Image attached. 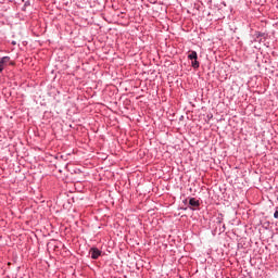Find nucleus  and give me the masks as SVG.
Masks as SVG:
<instances>
[{
  "mask_svg": "<svg viewBox=\"0 0 278 278\" xmlns=\"http://www.w3.org/2000/svg\"><path fill=\"white\" fill-rule=\"evenodd\" d=\"M182 203H184L185 205H187V204H188V199H185V200L182 201Z\"/></svg>",
  "mask_w": 278,
  "mask_h": 278,
  "instance_id": "obj_10",
  "label": "nucleus"
},
{
  "mask_svg": "<svg viewBox=\"0 0 278 278\" xmlns=\"http://www.w3.org/2000/svg\"><path fill=\"white\" fill-rule=\"evenodd\" d=\"M189 207L194 212V210L201 207V201L197 198H189Z\"/></svg>",
  "mask_w": 278,
  "mask_h": 278,
  "instance_id": "obj_2",
  "label": "nucleus"
},
{
  "mask_svg": "<svg viewBox=\"0 0 278 278\" xmlns=\"http://www.w3.org/2000/svg\"><path fill=\"white\" fill-rule=\"evenodd\" d=\"M10 56H2L0 58V73L4 71L5 66H8V63L10 62Z\"/></svg>",
  "mask_w": 278,
  "mask_h": 278,
  "instance_id": "obj_4",
  "label": "nucleus"
},
{
  "mask_svg": "<svg viewBox=\"0 0 278 278\" xmlns=\"http://www.w3.org/2000/svg\"><path fill=\"white\" fill-rule=\"evenodd\" d=\"M274 218H278V210L275 211Z\"/></svg>",
  "mask_w": 278,
  "mask_h": 278,
  "instance_id": "obj_9",
  "label": "nucleus"
},
{
  "mask_svg": "<svg viewBox=\"0 0 278 278\" xmlns=\"http://www.w3.org/2000/svg\"><path fill=\"white\" fill-rule=\"evenodd\" d=\"M223 220H225V215H223V213H218L215 219L216 225L220 227V225H223Z\"/></svg>",
  "mask_w": 278,
  "mask_h": 278,
  "instance_id": "obj_6",
  "label": "nucleus"
},
{
  "mask_svg": "<svg viewBox=\"0 0 278 278\" xmlns=\"http://www.w3.org/2000/svg\"><path fill=\"white\" fill-rule=\"evenodd\" d=\"M188 60L191 61V66L192 68H194V71L200 68L201 63L199 62V54L197 53V51L191 50L188 54Z\"/></svg>",
  "mask_w": 278,
  "mask_h": 278,
  "instance_id": "obj_1",
  "label": "nucleus"
},
{
  "mask_svg": "<svg viewBox=\"0 0 278 278\" xmlns=\"http://www.w3.org/2000/svg\"><path fill=\"white\" fill-rule=\"evenodd\" d=\"M25 5H29V2H25Z\"/></svg>",
  "mask_w": 278,
  "mask_h": 278,
  "instance_id": "obj_12",
  "label": "nucleus"
},
{
  "mask_svg": "<svg viewBox=\"0 0 278 278\" xmlns=\"http://www.w3.org/2000/svg\"><path fill=\"white\" fill-rule=\"evenodd\" d=\"M254 41L255 42H257L261 38H263L264 40H267V38H268V34H266V33H262V31H255L254 33Z\"/></svg>",
  "mask_w": 278,
  "mask_h": 278,
  "instance_id": "obj_5",
  "label": "nucleus"
},
{
  "mask_svg": "<svg viewBox=\"0 0 278 278\" xmlns=\"http://www.w3.org/2000/svg\"><path fill=\"white\" fill-rule=\"evenodd\" d=\"M11 45L16 46V41H12Z\"/></svg>",
  "mask_w": 278,
  "mask_h": 278,
  "instance_id": "obj_11",
  "label": "nucleus"
},
{
  "mask_svg": "<svg viewBox=\"0 0 278 278\" xmlns=\"http://www.w3.org/2000/svg\"><path fill=\"white\" fill-rule=\"evenodd\" d=\"M89 253L91 254V260H98L103 255V252L94 247L90 248Z\"/></svg>",
  "mask_w": 278,
  "mask_h": 278,
  "instance_id": "obj_3",
  "label": "nucleus"
},
{
  "mask_svg": "<svg viewBox=\"0 0 278 278\" xmlns=\"http://www.w3.org/2000/svg\"><path fill=\"white\" fill-rule=\"evenodd\" d=\"M256 42H266V40H264V37H261Z\"/></svg>",
  "mask_w": 278,
  "mask_h": 278,
  "instance_id": "obj_8",
  "label": "nucleus"
},
{
  "mask_svg": "<svg viewBox=\"0 0 278 278\" xmlns=\"http://www.w3.org/2000/svg\"><path fill=\"white\" fill-rule=\"evenodd\" d=\"M227 229L225 224H223L222 228H219V233H224V231Z\"/></svg>",
  "mask_w": 278,
  "mask_h": 278,
  "instance_id": "obj_7",
  "label": "nucleus"
}]
</instances>
